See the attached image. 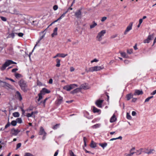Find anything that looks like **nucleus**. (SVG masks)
I'll use <instances>...</instances> for the list:
<instances>
[{
	"label": "nucleus",
	"mask_w": 156,
	"mask_h": 156,
	"mask_svg": "<svg viewBox=\"0 0 156 156\" xmlns=\"http://www.w3.org/2000/svg\"><path fill=\"white\" fill-rule=\"evenodd\" d=\"M21 89L24 92H27L29 90V88L27 82L23 79H21L18 82Z\"/></svg>",
	"instance_id": "f257e3e1"
},
{
	"label": "nucleus",
	"mask_w": 156,
	"mask_h": 156,
	"mask_svg": "<svg viewBox=\"0 0 156 156\" xmlns=\"http://www.w3.org/2000/svg\"><path fill=\"white\" fill-rule=\"evenodd\" d=\"M50 91L47 89L44 88L40 91V93L38 94V98L37 99V101L38 102L40 101V100L42 98V95H45L46 94L49 93Z\"/></svg>",
	"instance_id": "f03ea898"
},
{
	"label": "nucleus",
	"mask_w": 156,
	"mask_h": 156,
	"mask_svg": "<svg viewBox=\"0 0 156 156\" xmlns=\"http://www.w3.org/2000/svg\"><path fill=\"white\" fill-rule=\"evenodd\" d=\"M104 69V67L103 65L101 66H96L90 67L88 70L86 69V71L87 73H88L89 72L99 71Z\"/></svg>",
	"instance_id": "7ed1b4c3"
},
{
	"label": "nucleus",
	"mask_w": 156,
	"mask_h": 156,
	"mask_svg": "<svg viewBox=\"0 0 156 156\" xmlns=\"http://www.w3.org/2000/svg\"><path fill=\"white\" fill-rule=\"evenodd\" d=\"M16 63L12 60H7L5 63L2 65V67L1 68V69L2 70H5L6 68L9 66V65L12 64H16Z\"/></svg>",
	"instance_id": "20e7f679"
},
{
	"label": "nucleus",
	"mask_w": 156,
	"mask_h": 156,
	"mask_svg": "<svg viewBox=\"0 0 156 156\" xmlns=\"http://www.w3.org/2000/svg\"><path fill=\"white\" fill-rule=\"evenodd\" d=\"M106 33V30H103L98 33L96 37L97 40L99 41H101L102 39V37L104 36Z\"/></svg>",
	"instance_id": "39448f33"
},
{
	"label": "nucleus",
	"mask_w": 156,
	"mask_h": 156,
	"mask_svg": "<svg viewBox=\"0 0 156 156\" xmlns=\"http://www.w3.org/2000/svg\"><path fill=\"white\" fill-rule=\"evenodd\" d=\"M78 87V85L75 84H71L65 86L64 87L63 89L67 91H69L71 90Z\"/></svg>",
	"instance_id": "423d86ee"
},
{
	"label": "nucleus",
	"mask_w": 156,
	"mask_h": 156,
	"mask_svg": "<svg viewBox=\"0 0 156 156\" xmlns=\"http://www.w3.org/2000/svg\"><path fill=\"white\" fill-rule=\"evenodd\" d=\"M3 83L2 86L3 87H4L5 88L9 89H12V86L10 84L6 83L4 82H1Z\"/></svg>",
	"instance_id": "0eeeda50"
},
{
	"label": "nucleus",
	"mask_w": 156,
	"mask_h": 156,
	"mask_svg": "<svg viewBox=\"0 0 156 156\" xmlns=\"http://www.w3.org/2000/svg\"><path fill=\"white\" fill-rule=\"evenodd\" d=\"M133 24V23L132 22L130 23L127 27L126 30L124 32V34L125 35L128 32L132 30Z\"/></svg>",
	"instance_id": "6e6552de"
},
{
	"label": "nucleus",
	"mask_w": 156,
	"mask_h": 156,
	"mask_svg": "<svg viewBox=\"0 0 156 156\" xmlns=\"http://www.w3.org/2000/svg\"><path fill=\"white\" fill-rule=\"evenodd\" d=\"M39 134L40 135H43L44 136L43 137V139H44V137L46 135V133L45 132L42 126L40 127V129L39 132Z\"/></svg>",
	"instance_id": "1a4fd4ad"
},
{
	"label": "nucleus",
	"mask_w": 156,
	"mask_h": 156,
	"mask_svg": "<svg viewBox=\"0 0 156 156\" xmlns=\"http://www.w3.org/2000/svg\"><path fill=\"white\" fill-rule=\"evenodd\" d=\"M154 35V34H152L151 35H148L147 38L144 40V43H149L150 41L153 38Z\"/></svg>",
	"instance_id": "9d476101"
},
{
	"label": "nucleus",
	"mask_w": 156,
	"mask_h": 156,
	"mask_svg": "<svg viewBox=\"0 0 156 156\" xmlns=\"http://www.w3.org/2000/svg\"><path fill=\"white\" fill-rule=\"evenodd\" d=\"M63 98L59 96L57 98V99L56 101V104L58 105H59L61 104L63 101Z\"/></svg>",
	"instance_id": "9b49d317"
},
{
	"label": "nucleus",
	"mask_w": 156,
	"mask_h": 156,
	"mask_svg": "<svg viewBox=\"0 0 156 156\" xmlns=\"http://www.w3.org/2000/svg\"><path fill=\"white\" fill-rule=\"evenodd\" d=\"M75 16L77 18H81L82 16L81 10L80 9L77 10L75 13Z\"/></svg>",
	"instance_id": "f8f14e48"
},
{
	"label": "nucleus",
	"mask_w": 156,
	"mask_h": 156,
	"mask_svg": "<svg viewBox=\"0 0 156 156\" xmlns=\"http://www.w3.org/2000/svg\"><path fill=\"white\" fill-rule=\"evenodd\" d=\"M20 132V131L18 129L13 128L12 129L11 133L13 135L16 136Z\"/></svg>",
	"instance_id": "ddd939ff"
},
{
	"label": "nucleus",
	"mask_w": 156,
	"mask_h": 156,
	"mask_svg": "<svg viewBox=\"0 0 156 156\" xmlns=\"http://www.w3.org/2000/svg\"><path fill=\"white\" fill-rule=\"evenodd\" d=\"M104 101L103 100H97L95 102L96 105L99 108H101L102 107V104Z\"/></svg>",
	"instance_id": "4468645a"
},
{
	"label": "nucleus",
	"mask_w": 156,
	"mask_h": 156,
	"mask_svg": "<svg viewBox=\"0 0 156 156\" xmlns=\"http://www.w3.org/2000/svg\"><path fill=\"white\" fill-rule=\"evenodd\" d=\"M16 96L17 98L20 101H21L22 100L23 98L21 94L19 91H17L16 92Z\"/></svg>",
	"instance_id": "2eb2a0df"
},
{
	"label": "nucleus",
	"mask_w": 156,
	"mask_h": 156,
	"mask_svg": "<svg viewBox=\"0 0 156 156\" xmlns=\"http://www.w3.org/2000/svg\"><path fill=\"white\" fill-rule=\"evenodd\" d=\"M117 118L116 117L115 115V114H114L110 118V122L111 123L114 122H115Z\"/></svg>",
	"instance_id": "dca6fc26"
},
{
	"label": "nucleus",
	"mask_w": 156,
	"mask_h": 156,
	"mask_svg": "<svg viewBox=\"0 0 156 156\" xmlns=\"http://www.w3.org/2000/svg\"><path fill=\"white\" fill-rule=\"evenodd\" d=\"M80 87L81 88V90L82 89H87L89 88V87L88 84H83L80 86Z\"/></svg>",
	"instance_id": "f3484780"
},
{
	"label": "nucleus",
	"mask_w": 156,
	"mask_h": 156,
	"mask_svg": "<svg viewBox=\"0 0 156 156\" xmlns=\"http://www.w3.org/2000/svg\"><path fill=\"white\" fill-rule=\"evenodd\" d=\"M143 94V92L142 90H136L135 91V92L134 94V95H139L140 94Z\"/></svg>",
	"instance_id": "a211bd4d"
},
{
	"label": "nucleus",
	"mask_w": 156,
	"mask_h": 156,
	"mask_svg": "<svg viewBox=\"0 0 156 156\" xmlns=\"http://www.w3.org/2000/svg\"><path fill=\"white\" fill-rule=\"evenodd\" d=\"M143 148H140L139 150H136V152H134V153H135L137 155H139L141 154L142 152H143Z\"/></svg>",
	"instance_id": "6ab92c4d"
},
{
	"label": "nucleus",
	"mask_w": 156,
	"mask_h": 156,
	"mask_svg": "<svg viewBox=\"0 0 156 156\" xmlns=\"http://www.w3.org/2000/svg\"><path fill=\"white\" fill-rule=\"evenodd\" d=\"M57 27H56L53 30V33L51 34V36L52 37H53L57 35Z\"/></svg>",
	"instance_id": "aec40b11"
},
{
	"label": "nucleus",
	"mask_w": 156,
	"mask_h": 156,
	"mask_svg": "<svg viewBox=\"0 0 156 156\" xmlns=\"http://www.w3.org/2000/svg\"><path fill=\"white\" fill-rule=\"evenodd\" d=\"M81 90V88L80 87L77 88H76V89H74L73 91H72L71 92V93L72 94H74V93H77L80 91Z\"/></svg>",
	"instance_id": "412c9836"
},
{
	"label": "nucleus",
	"mask_w": 156,
	"mask_h": 156,
	"mask_svg": "<svg viewBox=\"0 0 156 156\" xmlns=\"http://www.w3.org/2000/svg\"><path fill=\"white\" fill-rule=\"evenodd\" d=\"M97 146V143L94 142L93 140L91 141L90 147L92 148H94Z\"/></svg>",
	"instance_id": "4be33fe9"
},
{
	"label": "nucleus",
	"mask_w": 156,
	"mask_h": 156,
	"mask_svg": "<svg viewBox=\"0 0 156 156\" xmlns=\"http://www.w3.org/2000/svg\"><path fill=\"white\" fill-rule=\"evenodd\" d=\"M133 96V94L132 93H129L127 94L126 96L127 100H129L131 98H132Z\"/></svg>",
	"instance_id": "5701e85b"
},
{
	"label": "nucleus",
	"mask_w": 156,
	"mask_h": 156,
	"mask_svg": "<svg viewBox=\"0 0 156 156\" xmlns=\"http://www.w3.org/2000/svg\"><path fill=\"white\" fill-rule=\"evenodd\" d=\"M56 64L55 65V66L57 67H59L60 66V62L61 60L58 59V58H57L56 59Z\"/></svg>",
	"instance_id": "b1692460"
},
{
	"label": "nucleus",
	"mask_w": 156,
	"mask_h": 156,
	"mask_svg": "<svg viewBox=\"0 0 156 156\" xmlns=\"http://www.w3.org/2000/svg\"><path fill=\"white\" fill-rule=\"evenodd\" d=\"M92 108H93V112L94 113L99 112L100 111V110L98 109L94 106H92Z\"/></svg>",
	"instance_id": "393cba45"
},
{
	"label": "nucleus",
	"mask_w": 156,
	"mask_h": 156,
	"mask_svg": "<svg viewBox=\"0 0 156 156\" xmlns=\"http://www.w3.org/2000/svg\"><path fill=\"white\" fill-rule=\"evenodd\" d=\"M48 98H46L44 101H41L40 103H38V102L37 101V103L39 105H40L41 103H42L44 107L45 106V103L46 101L48 99Z\"/></svg>",
	"instance_id": "a878e982"
},
{
	"label": "nucleus",
	"mask_w": 156,
	"mask_h": 156,
	"mask_svg": "<svg viewBox=\"0 0 156 156\" xmlns=\"http://www.w3.org/2000/svg\"><path fill=\"white\" fill-rule=\"evenodd\" d=\"M99 146L102 147L103 149L106 147L107 145V144L106 143H99Z\"/></svg>",
	"instance_id": "bb28decb"
},
{
	"label": "nucleus",
	"mask_w": 156,
	"mask_h": 156,
	"mask_svg": "<svg viewBox=\"0 0 156 156\" xmlns=\"http://www.w3.org/2000/svg\"><path fill=\"white\" fill-rule=\"evenodd\" d=\"M26 116L28 118L32 117L34 118H35V115H33V114H32V112H31V113H27Z\"/></svg>",
	"instance_id": "cd10ccee"
},
{
	"label": "nucleus",
	"mask_w": 156,
	"mask_h": 156,
	"mask_svg": "<svg viewBox=\"0 0 156 156\" xmlns=\"http://www.w3.org/2000/svg\"><path fill=\"white\" fill-rule=\"evenodd\" d=\"M15 33H12L10 34H9L8 36H7V38H9L12 37V38H14L15 37Z\"/></svg>",
	"instance_id": "c85d7f7f"
},
{
	"label": "nucleus",
	"mask_w": 156,
	"mask_h": 156,
	"mask_svg": "<svg viewBox=\"0 0 156 156\" xmlns=\"http://www.w3.org/2000/svg\"><path fill=\"white\" fill-rule=\"evenodd\" d=\"M15 76L17 79L22 77V76L21 74L17 73H15Z\"/></svg>",
	"instance_id": "c756f323"
},
{
	"label": "nucleus",
	"mask_w": 156,
	"mask_h": 156,
	"mask_svg": "<svg viewBox=\"0 0 156 156\" xmlns=\"http://www.w3.org/2000/svg\"><path fill=\"white\" fill-rule=\"evenodd\" d=\"M13 116L15 117H17L20 116V114L18 112H16L13 113Z\"/></svg>",
	"instance_id": "7c9ffc66"
},
{
	"label": "nucleus",
	"mask_w": 156,
	"mask_h": 156,
	"mask_svg": "<svg viewBox=\"0 0 156 156\" xmlns=\"http://www.w3.org/2000/svg\"><path fill=\"white\" fill-rule=\"evenodd\" d=\"M93 24H91L90 26V29H92L94 28L95 26L97 25V23H95L94 21L93 22Z\"/></svg>",
	"instance_id": "2f4dec72"
},
{
	"label": "nucleus",
	"mask_w": 156,
	"mask_h": 156,
	"mask_svg": "<svg viewBox=\"0 0 156 156\" xmlns=\"http://www.w3.org/2000/svg\"><path fill=\"white\" fill-rule=\"evenodd\" d=\"M84 115V116L88 119L90 118V117L89 115V113L87 112H85Z\"/></svg>",
	"instance_id": "473e14b6"
},
{
	"label": "nucleus",
	"mask_w": 156,
	"mask_h": 156,
	"mask_svg": "<svg viewBox=\"0 0 156 156\" xmlns=\"http://www.w3.org/2000/svg\"><path fill=\"white\" fill-rule=\"evenodd\" d=\"M120 54L124 58H127V57L126 56V54L125 52H121L120 53Z\"/></svg>",
	"instance_id": "72a5a7b5"
},
{
	"label": "nucleus",
	"mask_w": 156,
	"mask_h": 156,
	"mask_svg": "<svg viewBox=\"0 0 156 156\" xmlns=\"http://www.w3.org/2000/svg\"><path fill=\"white\" fill-rule=\"evenodd\" d=\"M67 13V12H66L64 13L58 19V20H60L62 18L65 16L66 14Z\"/></svg>",
	"instance_id": "f704fd0d"
},
{
	"label": "nucleus",
	"mask_w": 156,
	"mask_h": 156,
	"mask_svg": "<svg viewBox=\"0 0 156 156\" xmlns=\"http://www.w3.org/2000/svg\"><path fill=\"white\" fill-rule=\"evenodd\" d=\"M134 153V152H133L132 153H130L129 154L125 153L124 154V156H131L133 155Z\"/></svg>",
	"instance_id": "c9c22d12"
},
{
	"label": "nucleus",
	"mask_w": 156,
	"mask_h": 156,
	"mask_svg": "<svg viewBox=\"0 0 156 156\" xmlns=\"http://www.w3.org/2000/svg\"><path fill=\"white\" fill-rule=\"evenodd\" d=\"M10 124H11L13 126H16L17 124V122L16 121V120L12 121L11 122V123Z\"/></svg>",
	"instance_id": "e433bc0d"
},
{
	"label": "nucleus",
	"mask_w": 156,
	"mask_h": 156,
	"mask_svg": "<svg viewBox=\"0 0 156 156\" xmlns=\"http://www.w3.org/2000/svg\"><path fill=\"white\" fill-rule=\"evenodd\" d=\"M68 55L67 54H64L63 53H59V57L62 58H65Z\"/></svg>",
	"instance_id": "4c0bfd02"
},
{
	"label": "nucleus",
	"mask_w": 156,
	"mask_h": 156,
	"mask_svg": "<svg viewBox=\"0 0 156 156\" xmlns=\"http://www.w3.org/2000/svg\"><path fill=\"white\" fill-rule=\"evenodd\" d=\"M17 123H21L22 122V120L21 118H18L16 119Z\"/></svg>",
	"instance_id": "58836bf2"
},
{
	"label": "nucleus",
	"mask_w": 156,
	"mask_h": 156,
	"mask_svg": "<svg viewBox=\"0 0 156 156\" xmlns=\"http://www.w3.org/2000/svg\"><path fill=\"white\" fill-rule=\"evenodd\" d=\"M126 118L127 119L131 120L132 119V117L131 115L129 114L128 113H127L126 114Z\"/></svg>",
	"instance_id": "ea45409f"
},
{
	"label": "nucleus",
	"mask_w": 156,
	"mask_h": 156,
	"mask_svg": "<svg viewBox=\"0 0 156 156\" xmlns=\"http://www.w3.org/2000/svg\"><path fill=\"white\" fill-rule=\"evenodd\" d=\"M24 156H34V155L30 153L27 152L25 153Z\"/></svg>",
	"instance_id": "a19ab883"
},
{
	"label": "nucleus",
	"mask_w": 156,
	"mask_h": 156,
	"mask_svg": "<svg viewBox=\"0 0 156 156\" xmlns=\"http://www.w3.org/2000/svg\"><path fill=\"white\" fill-rule=\"evenodd\" d=\"M153 96H150V97H148L147 98L145 101V102H148L149 100L152 98H153Z\"/></svg>",
	"instance_id": "79ce46f5"
},
{
	"label": "nucleus",
	"mask_w": 156,
	"mask_h": 156,
	"mask_svg": "<svg viewBox=\"0 0 156 156\" xmlns=\"http://www.w3.org/2000/svg\"><path fill=\"white\" fill-rule=\"evenodd\" d=\"M133 52V49H129L127 50V52L129 54H131Z\"/></svg>",
	"instance_id": "37998d69"
},
{
	"label": "nucleus",
	"mask_w": 156,
	"mask_h": 156,
	"mask_svg": "<svg viewBox=\"0 0 156 156\" xmlns=\"http://www.w3.org/2000/svg\"><path fill=\"white\" fill-rule=\"evenodd\" d=\"M21 145V143H19L18 144L16 145V150H17L18 148H20Z\"/></svg>",
	"instance_id": "c03bdc74"
},
{
	"label": "nucleus",
	"mask_w": 156,
	"mask_h": 156,
	"mask_svg": "<svg viewBox=\"0 0 156 156\" xmlns=\"http://www.w3.org/2000/svg\"><path fill=\"white\" fill-rule=\"evenodd\" d=\"M15 34L17 35L19 37H22L23 35V34L22 33H15Z\"/></svg>",
	"instance_id": "a18cd8bd"
},
{
	"label": "nucleus",
	"mask_w": 156,
	"mask_h": 156,
	"mask_svg": "<svg viewBox=\"0 0 156 156\" xmlns=\"http://www.w3.org/2000/svg\"><path fill=\"white\" fill-rule=\"evenodd\" d=\"M99 124H97L92 126V127L94 128H96L99 127Z\"/></svg>",
	"instance_id": "49530a36"
},
{
	"label": "nucleus",
	"mask_w": 156,
	"mask_h": 156,
	"mask_svg": "<svg viewBox=\"0 0 156 156\" xmlns=\"http://www.w3.org/2000/svg\"><path fill=\"white\" fill-rule=\"evenodd\" d=\"M59 125V124H56L53 127V129H57V127Z\"/></svg>",
	"instance_id": "de8ad7c7"
},
{
	"label": "nucleus",
	"mask_w": 156,
	"mask_h": 156,
	"mask_svg": "<svg viewBox=\"0 0 156 156\" xmlns=\"http://www.w3.org/2000/svg\"><path fill=\"white\" fill-rule=\"evenodd\" d=\"M1 19L4 21H6V19L5 17L3 16H0Z\"/></svg>",
	"instance_id": "09e8293b"
},
{
	"label": "nucleus",
	"mask_w": 156,
	"mask_h": 156,
	"mask_svg": "<svg viewBox=\"0 0 156 156\" xmlns=\"http://www.w3.org/2000/svg\"><path fill=\"white\" fill-rule=\"evenodd\" d=\"M41 40H40V39H39V40L37 41V42H36V44L35 45L34 47V48L33 49V50L32 51H34V50L35 49V47H36L37 46V45L40 42V41H41Z\"/></svg>",
	"instance_id": "8fccbe9b"
},
{
	"label": "nucleus",
	"mask_w": 156,
	"mask_h": 156,
	"mask_svg": "<svg viewBox=\"0 0 156 156\" xmlns=\"http://www.w3.org/2000/svg\"><path fill=\"white\" fill-rule=\"evenodd\" d=\"M69 153L70 156H73L74 155H75L73 152L72 151V150H70L69 151Z\"/></svg>",
	"instance_id": "3c124183"
},
{
	"label": "nucleus",
	"mask_w": 156,
	"mask_h": 156,
	"mask_svg": "<svg viewBox=\"0 0 156 156\" xmlns=\"http://www.w3.org/2000/svg\"><path fill=\"white\" fill-rule=\"evenodd\" d=\"M58 9V6L57 5H55L53 7V9L55 11L57 10Z\"/></svg>",
	"instance_id": "603ef678"
},
{
	"label": "nucleus",
	"mask_w": 156,
	"mask_h": 156,
	"mask_svg": "<svg viewBox=\"0 0 156 156\" xmlns=\"http://www.w3.org/2000/svg\"><path fill=\"white\" fill-rule=\"evenodd\" d=\"M10 125H11L10 123L9 122H8L7 124L5 126V129H6L7 128H8V127H9Z\"/></svg>",
	"instance_id": "864d4df0"
},
{
	"label": "nucleus",
	"mask_w": 156,
	"mask_h": 156,
	"mask_svg": "<svg viewBox=\"0 0 156 156\" xmlns=\"http://www.w3.org/2000/svg\"><path fill=\"white\" fill-rule=\"evenodd\" d=\"M107 19V17H103L102 18L101 20L102 22H104Z\"/></svg>",
	"instance_id": "5fc2aeb1"
},
{
	"label": "nucleus",
	"mask_w": 156,
	"mask_h": 156,
	"mask_svg": "<svg viewBox=\"0 0 156 156\" xmlns=\"http://www.w3.org/2000/svg\"><path fill=\"white\" fill-rule=\"evenodd\" d=\"M98 61V60H97L96 58H94V59H93V60H92L91 61V63H93V62H97Z\"/></svg>",
	"instance_id": "6e6d98bb"
},
{
	"label": "nucleus",
	"mask_w": 156,
	"mask_h": 156,
	"mask_svg": "<svg viewBox=\"0 0 156 156\" xmlns=\"http://www.w3.org/2000/svg\"><path fill=\"white\" fill-rule=\"evenodd\" d=\"M117 34H115V35L112 36L111 37V38H112V39L114 38H115L116 37H117Z\"/></svg>",
	"instance_id": "4d7b16f0"
},
{
	"label": "nucleus",
	"mask_w": 156,
	"mask_h": 156,
	"mask_svg": "<svg viewBox=\"0 0 156 156\" xmlns=\"http://www.w3.org/2000/svg\"><path fill=\"white\" fill-rule=\"evenodd\" d=\"M18 69L17 68L13 69L12 70V73H14L16 72V71L18 70Z\"/></svg>",
	"instance_id": "13d9d810"
},
{
	"label": "nucleus",
	"mask_w": 156,
	"mask_h": 156,
	"mask_svg": "<svg viewBox=\"0 0 156 156\" xmlns=\"http://www.w3.org/2000/svg\"><path fill=\"white\" fill-rule=\"evenodd\" d=\"M37 85L39 86H41L42 85V84L41 82L39 81L38 80L37 81Z\"/></svg>",
	"instance_id": "bf43d9fd"
},
{
	"label": "nucleus",
	"mask_w": 156,
	"mask_h": 156,
	"mask_svg": "<svg viewBox=\"0 0 156 156\" xmlns=\"http://www.w3.org/2000/svg\"><path fill=\"white\" fill-rule=\"evenodd\" d=\"M137 100V98H133L132 102H135L136 101V100Z\"/></svg>",
	"instance_id": "052dcab7"
},
{
	"label": "nucleus",
	"mask_w": 156,
	"mask_h": 156,
	"mask_svg": "<svg viewBox=\"0 0 156 156\" xmlns=\"http://www.w3.org/2000/svg\"><path fill=\"white\" fill-rule=\"evenodd\" d=\"M124 62L126 64H127L129 63V60H124Z\"/></svg>",
	"instance_id": "680f3d73"
},
{
	"label": "nucleus",
	"mask_w": 156,
	"mask_h": 156,
	"mask_svg": "<svg viewBox=\"0 0 156 156\" xmlns=\"http://www.w3.org/2000/svg\"><path fill=\"white\" fill-rule=\"evenodd\" d=\"M59 57V53H58L56 55L54 56L53 58H56L57 57Z\"/></svg>",
	"instance_id": "e2e57ef3"
},
{
	"label": "nucleus",
	"mask_w": 156,
	"mask_h": 156,
	"mask_svg": "<svg viewBox=\"0 0 156 156\" xmlns=\"http://www.w3.org/2000/svg\"><path fill=\"white\" fill-rule=\"evenodd\" d=\"M58 150H57V151L55 152L54 156H57L58 154Z\"/></svg>",
	"instance_id": "0e129e2a"
},
{
	"label": "nucleus",
	"mask_w": 156,
	"mask_h": 156,
	"mask_svg": "<svg viewBox=\"0 0 156 156\" xmlns=\"http://www.w3.org/2000/svg\"><path fill=\"white\" fill-rule=\"evenodd\" d=\"M74 68L73 67H71L70 68V71L71 72H73L74 71Z\"/></svg>",
	"instance_id": "69168bd1"
},
{
	"label": "nucleus",
	"mask_w": 156,
	"mask_h": 156,
	"mask_svg": "<svg viewBox=\"0 0 156 156\" xmlns=\"http://www.w3.org/2000/svg\"><path fill=\"white\" fill-rule=\"evenodd\" d=\"M136 113L135 111H133L132 113V115L133 116H135L136 115Z\"/></svg>",
	"instance_id": "338daca9"
},
{
	"label": "nucleus",
	"mask_w": 156,
	"mask_h": 156,
	"mask_svg": "<svg viewBox=\"0 0 156 156\" xmlns=\"http://www.w3.org/2000/svg\"><path fill=\"white\" fill-rule=\"evenodd\" d=\"M156 94V90H154L152 93H151V95H154Z\"/></svg>",
	"instance_id": "774afa93"
}]
</instances>
